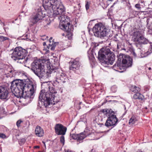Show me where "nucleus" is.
Returning <instances> with one entry per match:
<instances>
[{"mask_svg":"<svg viewBox=\"0 0 152 152\" xmlns=\"http://www.w3.org/2000/svg\"><path fill=\"white\" fill-rule=\"evenodd\" d=\"M43 6L49 16L53 17L58 15L60 28L67 32L68 35H72L73 26L69 23V18L64 15L65 8L57 0H43Z\"/></svg>","mask_w":152,"mask_h":152,"instance_id":"f257e3e1","label":"nucleus"},{"mask_svg":"<svg viewBox=\"0 0 152 152\" xmlns=\"http://www.w3.org/2000/svg\"><path fill=\"white\" fill-rule=\"evenodd\" d=\"M35 87L30 81L23 83V80L16 79L12 81L10 88L15 96L21 98H26L32 96L34 93Z\"/></svg>","mask_w":152,"mask_h":152,"instance_id":"f03ea898","label":"nucleus"},{"mask_svg":"<svg viewBox=\"0 0 152 152\" xmlns=\"http://www.w3.org/2000/svg\"><path fill=\"white\" fill-rule=\"evenodd\" d=\"M49 91L46 93L42 94L41 92L39 97V99L43 102L45 107L52 104L54 105L59 102V98L56 96L55 94L56 92L53 87H48Z\"/></svg>","mask_w":152,"mask_h":152,"instance_id":"7ed1b4c3","label":"nucleus"},{"mask_svg":"<svg viewBox=\"0 0 152 152\" xmlns=\"http://www.w3.org/2000/svg\"><path fill=\"white\" fill-rule=\"evenodd\" d=\"M114 54L108 48H102L98 52V58L102 63L112 65L114 61Z\"/></svg>","mask_w":152,"mask_h":152,"instance_id":"20e7f679","label":"nucleus"},{"mask_svg":"<svg viewBox=\"0 0 152 152\" xmlns=\"http://www.w3.org/2000/svg\"><path fill=\"white\" fill-rule=\"evenodd\" d=\"M26 54V50L21 47H18L14 49L11 57L14 60H18V62L23 63L26 62L27 61V58H25Z\"/></svg>","mask_w":152,"mask_h":152,"instance_id":"39448f33","label":"nucleus"},{"mask_svg":"<svg viewBox=\"0 0 152 152\" xmlns=\"http://www.w3.org/2000/svg\"><path fill=\"white\" fill-rule=\"evenodd\" d=\"M92 30L95 36L100 38L110 36V30L102 23L96 24Z\"/></svg>","mask_w":152,"mask_h":152,"instance_id":"423d86ee","label":"nucleus"},{"mask_svg":"<svg viewBox=\"0 0 152 152\" xmlns=\"http://www.w3.org/2000/svg\"><path fill=\"white\" fill-rule=\"evenodd\" d=\"M45 66L42 60H36L31 64V70L39 77L42 78L45 73Z\"/></svg>","mask_w":152,"mask_h":152,"instance_id":"0eeeda50","label":"nucleus"},{"mask_svg":"<svg viewBox=\"0 0 152 152\" xmlns=\"http://www.w3.org/2000/svg\"><path fill=\"white\" fill-rule=\"evenodd\" d=\"M101 111L108 117L105 125L107 127L115 126L118 122V119L114 115V113L111 109H104Z\"/></svg>","mask_w":152,"mask_h":152,"instance_id":"6e6552de","label":"nucleus"},{"mask_svg":"<svg viewBox=\"0 0 152 152\" xmlns=\"http://www.w3.org/2000/svg\"><path fill=\"white\" fill-rule=\"evenodd\" d=\"M132 59L129 56L120 54L118 59L117 66H122L123 69L132 66Z\"/></svg>","mask_w":152,"mask_h":152,"instance_id":"1a4fd4ad","label":"nucleus"},{"mask_svg":"<svg viewBox=\"0 0 152 152\" xmlns=\"http://www.w3.org/2000/svg\"><path fill=\"white\" fill-rule=\"evenodd\" d=\"M132 38L134 42L139 44H146L148 42L139 31L134 32Z\"/></svg>","mask_w":152,"mask_h":152,"instance_id":"9d476101","label":"nucleus"},{"mask_svg":"<svg viewBox=\"0 0 152 152\" xmlns=\"http://www.w3.org/2000/svg\"><path fill=\"white\" fill-rule=\"evenodd\" d=\"M45 13H43L41 9H38L36 14L30 18V21L33 24L40 22L45 16Z\"/></svg>","mask_w":152,"mask_h":152,"instance_id":"9b49d317","label":"nucleus"},{"mask_svg":"<svg viewBox=\"0 0 152 152\" xmlns=\"http://www.w3.org/2000/svg\"><path fill=\"white\" fill-rule=\"evenodd\" d=\"M55 132L58 135H64L65 134L67 128L61 124H56L55 127Z\"/></svg>","mask_w":152,"mask_h":152,"instance_id":"f8f14e48","label":"nucleus"},{"mask_svg":"<svg viewBox=\"0 0 152 152\" xmlns=\"http://www.w3.org/2000/svg\"><path fill=\"white\" fill-rule=\"evenodd\" d=\"M9 94L7 88L4 85L0 86V99H5L8 96Z\"/></svg>","mask_w":152,"mask_h":152,"instance_id":"ddd939ff","label":"nucleus"},{"mask_svg":"<svg viewBox=\"0 0 152 152\" xmlns=\"http://www.w3.org/2000/svg\"><path fill=\"white\" fill-rule=\"evenodd\" d=\"M67 81V76L63 73H58L57 74V78L55 81L58 83H65Z\"/></svg>","mask_w":152,"mask_h":152,"instance_id":"4468645a","label":"nucleus"},{"mask_svg":"<svg viewBox=\"0 0 152 152\" xmlns=\"http://www.w3.org/2000/svg\"><path fill=\"white\" fill-rule=\"evenodd\" d=\"M70 66L69 67L70 69L73 71L78 69L80 66L79 61L77 59L70 61Z\"/></svg>","mask_w":152,"mask_h":152,"instance_id":"2eb2a0df","label":"nucleus"},{"mask_svg":"<svg viewBox=\"0 0 152 152\" xmlns=\"http://www.w3.org/2000/svg\"><path fill=\"white\" fill-rule=\"evenodd\" d=\"M72 137L74 139L81 140L85 138L86 136L84 133H82L79 134H73Z\"/></svg>","mask_w":152,"mask_h":152,"instance_id":"dca6fc26","label":"nucleus"},{"mask_svg":"<svg viewBox=\"0 0 152 152\" xmlns=\"http://www.w3.org/2000/svg\"><path fill=\"white\" fill-rule=\"evenodd\" d=\"M44 132L42 129L39 126H37L35 130V133L36 135L39 137H41L43 136Z\"/></svg>","mask_w":152,"mask_h":152,"instance_id":"f3484780","label":"nucleus"},{"mask_svg":"<svg viewBox=\"0 0 152 152\" xmlns=\"http://www.w3.org/2000/svg\"><path fill=\"white\" fill-rule=\"evenodd\" d=\"M49 43L48 44V48L49 49L50 48L51 50H54L58 43L54 42L53 40H49Z\"/></svg>","mask_w":152,"mask_h":152,"instance_id":"a211bd4d","label":"nucleus"},{"mask_svg":"<svg viewBox=\"0 0 152 152\" xmlns=\"http://www.w3.org/2000/svg\"><path fill=\"white\" fill-rule=\"evenodd\" d=\"M137 121V119L136 117L134 115H132L129 120V124L130 125L132 126Z\"/></svg>","mask_w":152,"mask_h":152,"instance_id":"6ab92c4d","label":"nucleus"},{"mask_svg":"<svg viewBox=\"0 0 152 152\" xmlns=\"http://www.w3.org/2000/svg\"><path fill=\"white\" fill-rule=\"evenodd\" d=\"M133 97L135 99L142 100L144 97L142 94L140 93H137L134 95Z\"/></svg>","mask_w":152,"mask_h":152,"instance_id":"aec40b11","label":"nucleus"},{"mask_svg":"<svg viewBox=\"0 0 152 152\" xmlns=\"http://www.w3.org/2000/svg\"><path fill=\"white\" fill-rule=\"evenodd\" d=\"M130 89L132 92L135 93L138 92L140 91V88L136 86H132Z\"/></svg>","mask_w":152,"mask_h":152,"instance_id":"412c9836","label":"nucleus"},{"mask_svg":"<svg viewBox=\"0 0 152 152\" xmlns=\"http://www.w3.org/2000/svg\"><path fill=\"white\" fill-rule=\"evenodd\" d=\"M50 68L46 72L47 73V74H51V73L53 72L54 73L56 72V70H57L56 69H55L53 68H51V67L50 66Z\"/></svg>","mask_w":152,"mask_h":152,"instance_id":"4be33fe9","label":"nucleus"},{"mask_svg":"<svg viewBox=\"0 0 152 152\" xmlns=\"http://www.w3.org/2000/svg\"><path fill=\"white\" fill-rule=\"evenodd\" d=\"M50 21L49 19H47V20L45 21L44 22V26L46 28L50 26Z\"/></svg>","mask_w":152,"mask_h":152,"instance_id":"5701e85b","label":"nucleus"},{"mask_svg":"<svg viewBox=\"0 0 152 152\" xmlns=\"http://www.w3.org/2000/svg\"><path fill=\"white\" fill-rule=\"evenodd\" d=\"M9 39V38L8 37H5L2 36H0V41L1 42H3Z\"/></svg>","mask_w":152,"mask_h":152,"instance_id":"b1692460","label":"nucleus"},{"mask_svg":"<svg viewBox=\"0 0 152 152\" xmlns=\"http://www.w3.org/2000/svg\"><path fill=\"white\" fill-rule=\"evenodd\" d=\"M60 142L63 144V145L64 144L65 142L64 137L63 135L61 136L60 137Z\"/></svg>","mask_w":152,"mask_h":152,"instance_id":"393cba45","label":"nucleus"},{"mask_svg":"<svg viewBox=\"0 0 152 152\" xmlns=\"http://www.w3.org/2000/svg\"><path fill=\"white\" fill-rule=\"evenodd\" d=\"M22 122V121L20 120H18L16 123V125L18 127L20 126V124Z\"/></svg>","mask_w":152,"mask_h":152,"instance_id":"a878e982","label":"nucleus"},{"mask_svg":"<svg viewBox=\"0 0 152 152\" xmlns=\"http://www.w3.org/2000/svg\"><path fill=\"white\" fill-rule=\"evenodd\" d=\"M141 56H139L140 58H143L145 57L148 56V53H145L144 54L141 53Z\"/></svg>","mask_w":152,"mask_h":152,"instance_id":"bb28decb","label":"nucleus"},{"mask_svg":"<svg viewBox=\"0 0 152 152\" xmlns=\"http://www.w3.org/2000/svg\"><path fill=\"white\" fill-rule=\"evenodd\" d=\"M89 2L88 1H87L86 2V6H85L86 9L87 10H88L89 8Z\"/></svg>","mask_w":152,"mask_h":152,"instance_id":"cd10ccee","label":"nucleus"},{"mask_svg":"<svg viewBox=\"0 0 152 152\" xmlns=\"http://www.w3.org/2000/svg\"><path fill=\"white\" fill-rule=\"evenodd\" d=\"M135 7L138 10H140L141 7H140V5L139 4H136L135 5Z\"/></svg>","mask_w":152,"mask_h":152,"instance_id":"c85d7f7f","label":"nucleus"},{"mask_svg":"<svg viewBox=\"0 0 152 152\" xmlns=\"http://www.w3.org/2000/svg\"><path fill=\"white\" fill-rule=\"evenodd\" d=\"M6 137V135L4 134L0 133V137L4 138Z\"/></svg>","mask_w":152,"mask_h":152,"instance_id":"c756f323","label":"nucleus"},{"mask_svg":"<svg viewBox=\"0 0 152 152\" xmlns=\"http://www.w3.org/2000/svg\"><path fill=\"white\" fill-rule=\"evenodd\" d=\"M26 140L24 139H22L20 141V143L21 142L22 144L24 143L25 142Z\"/></svg>","mask_w":152,"mask_h":152,"instance_id":"7c9ffc66","label":"nucleus"},{"mask_svg":"<svg viewBox=\"0 0 152 152\" xmlns=\"http://www.w3.org/2000/svg\"><path fill=\"white\" fill-rule=\"evenodd\" d=\"M39 146H36L34 147V148H39Z\"/></svg>","mask_w":152,"mask_h":152,"instance_id":"2f4dec72","label":"nucleus"},{"mask_svg":"<svg viewBox=\"0 0 152 152\" xmlns=\"http://www.w3.org/2000/svg\"><path fill=\"white\" fill-rule=\"evenodd\" d=\"M42 143H43V144H44V146H45V147H46V145H45V142L43 141L42 142Z\"/></svg>","mask_w":152,"mask_h":152,"instance_id":"473e14b6","label":"nucleus"},{"mask_svg":"<svg viewBox=\"0 0 152 152\" xmlns=\"http://www.w3.org/2000/svg\"><path fill=\"white\" fill-rule=\"evenodd\" d=\"M66 152H72L70 150H67V151H66Z\"/></svg>","mask_w":152,"mask_h":152,"instance_id":"72a5a7b5","label":"nucleus"},{"mask_svg":"<svg viewBox=\"0 0 152 152\" xmlns=\"http://www.w3.org/2000/svg\"><path fill=\"white\" fill-rule=\"evenodd\" d=\"M46 45V43L45 42H44L43 43V45L44 46Z\"/></svg>","mask_w":152,"mask_h":152,"instance_id":"f704fd0d","label":"nucleus"},{"mask_svg":"<svg viewBox=\"0 0 152 152\" xmlns=\"http://www.w3.org/2000/svg\"><path fill=\"white\" fill-rule=\"evenodd\" d=\"M52 39H53L52 37H50L49 40H53Z\"/></svg>","mask_w":152,"mask_h":152,"instance_id":"c9c22d12","label":"nucleus"},{"mask_svg":"<svg viewBox=\"0 0 152 152\" xmlns=\"http://www.w3.org/2000/svg\"><path fill=\"white\" fill-rule=\"evenodd\" d=\"M133 55L134 56H136V54L135 53H133Z\"/></svg>","mask_w":152,"mask_h":152,"instance_id":"e433bc0d","label":"nucleus"},{"mask_svg":"<svg viewBox=\"0 0 152 152\" xmlns=\"http://www.w3.org/2000/svg\"><path fill=\"white\" fill-rule=\"evenodd\" d=\"M151 67H149V68H148V69H149V70H151Z\"/></svg>","mask_w":152,"mask_h":152,"instance_id":"4c0bfd02","label":"nucleus"},{"mask_svg":"<svg viewBox=\"0 0 152 152\" xmlns=\"http://www.w3.org/2000/svg\"><path fill=\"white\" fill-rule=\"evenodd\" d=\"M42 40H44V38H42Z\"/></svg>","mask_w":152,"mask_h":152,"instance_id":"58836bf2","label":"nucleus"},{"mask_svg":"<svg viewBox=\"0 0 152 152\" xmlns=\"http://www.w3.org/2000/svg\"><path fill=\"white\" fill-rule=\"evenodd\" d=\"M46 38H48V36H47V37H46Z\"/></svg>","mask_w":152,"mask_h":152,"instance_id":"ea45409f","label":"nucleus"},{"mask_svg":"<svg viewBox=\"0 0 152 152\" xmlns=\"http://www.w3.org/2000/svg\"><path fill=\"white\" fill-rule=\"evenodd\" d=\"M38 152H41V151H39Z\"/></svg>","mask_w":152,"mask_h":152,"instance_id":"a19ab883","label":"nucleus"}]
</instances>
